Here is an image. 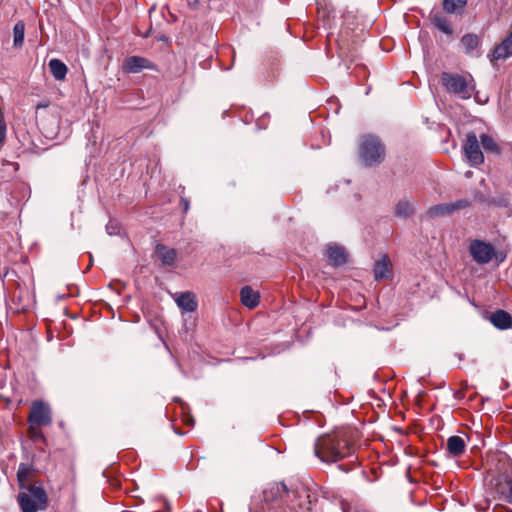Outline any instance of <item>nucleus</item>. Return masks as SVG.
I'll list each match as a JSON object with an SVG mask.
<instances>
[{"mask_svg":"<svg viewBox=\"0 0 512 512\" xmlns=\"http://www.w3.org/2000/svg\"><path fill=\"white\" fill-rule=\"evenodd\" d=\"M353 448L346 432L320 436L314 444V455L322 462L334 463L352 454Z\"/></svg>","mask_w":512,"mask_h":512,"instance_id":"nucleus-1","label":"nucleus"},{"mask_svg":"<svg viewBox=\"0 0 512 512\" xmlns=\"http://www.w3.org/2000/svg\"><path fill=\"white\" fill-rule=\"evenodd\" d=\"M358 154L361 163L365 167H375L384 161L386 149L378 137L364 135L359 143Z\"/></svg>","mask_w":512,"mask_h":512,"instance_id":"nucleus-2","label":"nucleus"},{"mask_svg":"<svg viewBox=\"0 0 512 512\" xmlns=\"http://www.w3.org/2000/svg\"><path fill=\"white\" fill-rule=\"evenodd\" d=\"M441 83L447 92L454 94L462 100L471 98L475 91V82L470 74L461 75L458 73L443 72Z\"/></svg>","mask_w":512,"mask_h":512,"instance_id":"nucleus-3","label":"nucleus"},{"mask_svg":"<svg viewBox=\"0 0 512 512\" xmlns=\"http://www.w3.org/2000/svg\"><path fill=\"white\" fill-rule=\"evenodd\" d=\"M17 503L22 512H38L46 509L48 496L41 485L29 484L17 495Z\"/></svg>","mask_w":512,"mask_h":512,"instance_id":"nucleus-4","label":"nucleus"},{"mask_svg":"<svg viewBox=\"0 0 512 512\" xmlns=\"http://www.w3.org/2000/svg\"><path fill=\"white\" fill-rule=\"evenodd\" d=\"M469 253L472 259L479 265L490 263L496 256L495 247L479 239H474L469 244Z\"/></svg>","mask_w":512,"mask_h":512,"instance_id":"nucleus-5","label":"nucleus"},{"mask_svg":"<svg viewBox=\"0 0 512 512\" xmlns=\"http://www.w3.org/2000/svg\"><path fill=\"white\" fill-rule=\"evenodd\" d=\"M463 151L471 166H478L484 162V155L475 133L470 132L466 135V140L463 144Z\"/></svg>","mask_w":512,"mask_h":512,"instance_id":"nucleus-6","label":"nucleus"},{"mask_svg":"<svg viewBox=\"0 0 512 512\" xmlns=\"http://www.w3.org/2000/svg\"><path fill=\"white\" fill-rule=\"evenodd\" d=\"M497 499L512 503V474L500 473L491 480Z\"/></svg>","mask_w":512,"mask_h":512,"instance_id":"nucleus-7","label":"nucleus"},{"mask_svg":"<svg viewBox=\"0 0 512 512\" xmlns=\"http://www.w3.org/2000/svg\"><path fill=\"white\" fill-rule=\"evenodd\" d=\"M28 423L49 426L52 423L50 406L43 401H34L30 408Z\"/></svg>","mask_w":512,"mask_h":512,"instance_id":"nucleus-8","label":"nucleus"},{"mask_svg":"<svg viewBox=\"0 0 512 512\" xmlns=\"http://www.w3.org/2000/svg\"><path fill=\"white\" fill-rule=\"evenodd\" d=\"M154 65L141 56H130L124 60L123 71L125 73H139L143 69H153Z\"/></svg>","mask_w":512,"mask_h":512,"instance_id":"nucleus-9","label":"nucleus"},{"mask_svg":"<svg viewBox=\"0 0 512 512\" xmlns=\"http://www.w3.org/2000/svg\"><path fill=\"white\" fill-rule=\"evenodd\" d=\"M178 307L185 312H193L198 307L196 296L193 292H180L174 295Z\"/></svg>","mask_w":512,"mask_h":512,"instance_id":"nucleus-10","label":"nucleus"},{"mask_svg":"<svg viewBox=\"0 0 512 512\" xmlns=\"http://www.w3.org/2000/svg\"><path fill=\"white\" fill-rule=\"evenodd\" d=\"M512 56V32L493 50L491 61L507 59Z\"/></svg>","mask_w":512,"mask_h":512,"instance_id":"nucleus-11","label":"nucleus"},{"mask_svg":"<svg viewBox=\"0 0 512 512\" xmlns=\"http://www.w3.org/2000/svg\"><path fill=\"white\" fill-rule=\"evenodd\" d=\"M392 264L387 255H383L378 261L375 262L373 273L376 281H380L383 279H388L391 277Z\"/></svg>","mask_w":512,"mask_h":512,"instance_id":"nucleus-12","label":"nucleus"},{"mask_svg":"<svg viewBox=\"0 0 512 512\" xmlns=\"http://www.w3.org/2000/svg\"><path fill=\"white\" fill-rule=\"evenodd\" d=\"M326 255L329 262L334 267H339L347 262V255L345 249L338 245H328L326 248Z\"/></svg>","mask_w":512,"mask_h":512,"instance_id":"nucleus-13","label":"nucleus"},{"mask_svg":"<svg viewBox=\"0 0 512 512\" xmlns=\"http://www.w3.org/2000/svg\"><path fill=\"white\" fill-rule=\"evenodd\" d=\"M155 253L164 266H174L177 260V251L163 244H158Z\"/></svg>","mask_w":512,"mask_h":512,"instance_id":"nucleus-14","label":"nucleus"},{"mask_svg":"<svg viewBox=\"0 0 512 512\" xmlns=\"http://www.w3.org/2000/svg\"><path fill=\"white\" fill-rule=\"evenodd\" d=\"M490 322L498 329L505 330L512 327V317L504 310H497L490 316Z\"/></svg>","mask_w":512,"mask_h":512,"instance_id":"nucleus-15","label":"nucleus"},{"mask_svg":"<svg viewBox=\"0 0 512 512\" xmlns=\"http://www.w3.org/2000/svg\"><path fill=\"white\" fill-rule=\"evenodd\" d=\"M466 450V443L460 436L453 435L447 440V451L453 457H460Z\"/></svg>","mask_w":512,"mask_h":512,"instance_id":"nucleus-16","label":"nucleus"},{"mask_svg":"<svg viewBox=\"0 0 512 512\" xmlns=\"http://www.w3.org/2000/svg\"><path fill=\"white\" fill-rule=\"evenodd\" d=\"M240 296L242 304L250 309L259 304V294L250 286H244L240 291Z\"/></svg>","mask_w":512,"mask_h":512,"instance_id":"nucleus-17","label":"nucleus"},{"mask_svg":"<svg viewBox=\"0 0 512 512\" xmlns=\"http://www.w3.org/2000/svg\"><path fill=\"white\" fill-rule=\"evenodd\" d=\"M460 43L466 54L473 55L480 45V39L476 34L467 33L461 37Z\"/></svg>","mask_w":512,"mask_h":512,"instance_id":"nucleus-18","label":"nucleus"},{"mask_svg":"<svg viewBox=\"0 0 512 512\" xmlns=\"http://www.w3.org/2000/svg\"><path fill=\"white\" fill-rule=\"evenodd\" d=\"M442 5L446 13L462 15L467 5V0H443Z\"/></svg>","mask_w":512,"mask_h":512,"instance_id":"nucleus-19","label":"nucleus"},{"mask_svg":"<svg viewBox=\"0 0 512 512\" xmlns=\"http://www.w3.org/2000/svg\"><path fill=\"white\" fill-rule=\"evenodd\" d=\"M431 21L435 25V27L441 32L451 35L453 33V29L447 20V18L442 15L440 12H436L431 14Z\"/></svg>","mask_w":512,"mask_h":512,"instance_id":"nucleus-20","label":"nucleus"},{"mask_svg":"<svg viewBox=\"0 0 512 512\" xmlns=\"http://www.w3.org/2000/svg\"><path fill=\"white\" fill-rule=\"evenodd\" d=\"M31 470L30 465L20 463L17 471V481L21 490H25L29 486L28 483L30 481Z\"/></svg>","mask_w":512,"mask_h":512,"instance_id":"nucleus-21","label":"nucleus"},{"mask_svg":"<svg viewBox=\"0 0 512 512\" xmlns=\"http://www.w3.org/2000/svg\"><path fill=\"white\" fill-rule=\"evenodd\" d=\"M49 68L56 80H63L67 74V66L58 59H52L49 61Z\"/></svg>","mask_w":512,"mask_h":512,"instance_id":"nucleus-22","label":"nucleus"},{"mask_svg":"<svg viewBox=\"0 0 512 512\" xmlns=\"http://www.w3.org/2000/svg\"><path fill=\"white\" fill-rule=\"evenodd\" d=\"M451 213H453L451 203L438 204L430 207L428 210V214L431 217H440L444 215H449Z\"/></svg>","mask_w":512,"mask_h":512,"instance_id":"nucleus-23","label":"nucleus"},{"mask_svg":"<svg viewBox=\"0 0 512 512\" xmlns=\"http://www.w3.org/2000/svg\"><path fill=\"white\" fill-rule=\"evenodd\" d=\"M481 145L486 152L499 153L500 149L495 140L488 134L480 136Z\"/></svg>","mask_w":512,"mask_h":512,"instance_id":"nucleus-24","label":"nucleus"},{"mask_svg":"<svg viewBox=\"0 0 512 512\" xmlns=\"http://www.w3.org/2000/svg\"><path fill=\"white\" fill-rule=\"evenodd\" d=\"M414 213V208L408 201H400L395 208V214L399 217L407 218Z\"/></svg>","mask_w":512,"mask_h":512,"instance_id":"nucleus-25","label":"nucleus"},{"mask_svg":"<svg viewBox=\"0 0 512 512\" xmlns=\"http://www.w3.org/2000/svg\"><path fill=\"white\" fill-rule=\"evenodd\" d=\"M25 25L22 21L17 22L13 28L14 46H21L24 41Z\"/></svg>","mask_w":512,"mask_h":512,"instance_id":"nucleus-26","label":"nucleus"},{"mask_svg":"<svg viewBox=\"0 0 512 512\" xmlns=\"http://www.w3.org/2000/svg\"><path fill=\"white\" fill-rule=\"evenodd\" d=\"M41 427L40 425L29 423L28 436L33 442L45 440Z\"/></svg>","mask_w":512,"mask_h":512,"instance_id":"nucleus-27","label":"nucleus"},{"mask_svg":"<svg viewBox=\"0 0 512 512\" xmlns=\"http://www.w3.org/2000/svg\"><path fill=\"white\" fill-rule=\"evenodd\" d=\"M469 205H470V203L467 200H457L456 202L451 203L452 212L466 208Z\"/></svg>","mask_w":512,"mask_h":512,"instance_id":"nucleus-28","label":"nucleus"},{"mask_svg":"<svg viewBox=\"0 0 512 512\" xmlns=\"http://www.w3.org/2000/svg\"><path fill=\"white\" fill-rule=\"evenodd\" d=\"M342 512H351V505L346 501L340 503Z\"/></svg>","mask_w":512,"mask_h":512,"instance_id":"nucleus-29","label":"nucleus"},{"mask_svg":"<svg viewBox=\"0 0 512 512\" xmlns=\"http://www.w3.org/2000/svg\"><path fill=\"white\" fill-rule=\"evenodd\" d=\"M187 3L189 5V7H191L192 9H197L200 5L199 0H187Z\"/></svg>","mask_w":512,"mask_h":512,"instance_id":"nucleus-30","label":"nucleus"},{"mask_svg":"<svg viewBox=\"0 0 512 512\" xmlns=\"http://www.w3.org/2000/svg\"><path fill=\"white\" fill-rule=\"evenodd\" d=\"M181 204L183 206V211L186 213L190 207L189 201L186 198H181Z\"/></svg>","mask_w":512,"mask_h":512,"instance_id":"nucleus-31","label":"nucleus"},{"mask_svg":"<svg viewBox=\"0 0 512 512\" xmlns=\"http://www.w3.org/2000/svg\"><path fill=\"white\" fill-rule=\"evenodd\" d=\"M282 490L284 493H289V489L287 487V485L285 483H280L278 486H277V490Z\"/></svg>","mask_w":512,"mask_h":512,"instance_id":"nucleus-32","label":"nucleus"},{"mask_svg":"<svg viewBox=\"0 0 512 512\" xmlns=\"http://www.w3.org/2000/svg\"><path fill=\"white\" fill-rule=\"evenodd\" d=\"M106 230H107L108 234H110V235L115 234L114 227L112 226V224H111V223H109V224L106 226Z\"/></svg>","mask_w":512,"mask_h":512,"instance_id":"nucleus-33","label":"nucleus"},{"mask_svg":"<svg viewBox=\"0 0 512 512\" xmlns=\"http://www.w3.org/2000/svg\"><path fill=\"white\" fill-rule=\"evenodd\" d=\"M354 512H371V511L367 508H357Z\"/></svg>","mask_w":512,"mask_h":512,"instance_id":"nucleus-34","label":"nucleus"},{"mask_svg":"<svg viewBox=\"0 0 512 512\" xmlns=\"http://www.w3.org/2000/svg\"><path fill=\"white\" fill-rule=\"evenodd\" d=\"M165 507L168 511L171 509L170 504L168 502L165 503Z\"/></svg>","mask_w":512,"mask_h":512,"instance_id":"nucleus-35","label":"nucleus"},{"mask_svg":"<svg viewBox=\"0 0 512 512\" xmlns=\"http://www.w3.org/2000/svg\"><path fill=\"white\" fill-rule=\"evenodd\" d=\"M338 468L344 470L343 465H339Z\"/></svg>","mask_w":512,"mask_h":512,"instance_id":"nucleus-36","label":"nucleus"}]
</instances>
